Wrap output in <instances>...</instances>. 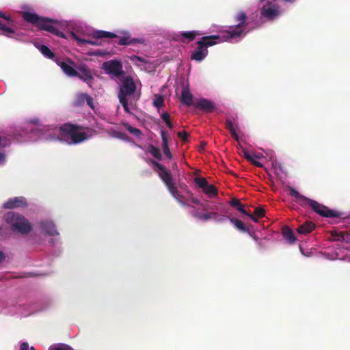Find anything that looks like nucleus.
<instances>
[{
	"label": "nucleus",
	"mask_w": 350,
	"mask_h": 350,
	"mask_svg": "<svg viewBox=\"0 0 350 350\" xmlns=\"http://www.w3.org/2000/svg\"><path fill=\"white\" fill-rule=\"evenodd\" d=\"M237 25L231 26L230 30L224 31L223 36L219 34L202 37L197 42V47L191 52V60L201 62L208 55V48L224 41L237 38L244 33L245 27L247 25V16L244 11H240L234 15Z\"/></svg>",
	"instance_id": "obj_1"
},
{
	"label": "nucleus",
	"mask_w": 350,
	"mask_h": 350,
	"mask_svg": "<svg viewBox=\"0 0 350 350\" xmlns=\"http://www.w3.org/2000/svg\"><path fill=\"white\" fill-rule=\"evenodd\" d=\"M83 127L78 124L66 123L59 129L62 138L66 139L70 137V141L66 140L70 145L80 144L90 137L97 135V131L94 129L87 128L88 132H80Z\"/></svg>",
	"instance_id": "obj_2"
},
{
	"label": "nucleus",
	"mask_w": 350,
	"mask_h": 350,
	"mask_svg": "<svg viewBox=\"0 0 350 350\" xmlns=\"http://www.w3.org/2000/svg\"><path fill=\"white\" fill-rule=\"evenodd\" d=\"M23 18L25 21L34 25L40 30L49 31L59 37L64 38V33L59 31L53 24H57L58 22L49 18L40 17L37 14L24 12Z\"/></svg>",
	"instance_id": "obj_3"
},
{
	"label": "nucleus",
	"mask_w": 350,
	"mask_h": 350,
	"mask_svg": "<svg viewBox=\"0 0 350 350\" xmlns=\"http://www.w3.org/2000/svg\"><path fill=\"white\" fill-rule=\"evenodd\" d=\"M23 18L25 21L34 25L40 30L49 31L59 37L64 38V33L59 31L53 24H57L58 22L49 18L40 17L37 14L24 12Z\"/></svg>",
	"instance_id": "obj_4"
},
{
	"label": "nucleus",
	"mask_w": 350,
	"mask_h": 350,
	"mask_svg": "<svg viewBox=\"0 0 350 350\" xmlns=\"http://www.w3.org/2000/svg\"><path fill=\"white\" fill-rule=\"evenodd\" d=\"M5 221L10 224L11 230L21 234H27L32 230L31 223L22 215L13 211L5 214Z\"/></svg>",
	"instance_id": "obj_5"
},
{
	"label": "nucleus",
	"mask_w": 350,
	"mask_h": 350,
	"mask_svg": "<svg viewBox=\"0 0 350 350\" xmlns=\"http://www.w3.org/2000/svg\"><path fill=\"white\" fill-rule=\"evenodd\" d=\"M92 37L96 40L105 38H120L118 44L121 46H126L134 44H143L144 42V40L143 38H131L130 33L128 31L122 32V36H120L109 31L98 30L93 32Z\"/></svg>",
	"instance_id": "obj_6"
},
{
	"label": "nucleus",
	"mask_w": 350,
	"mask_h": 350,
	"mask_svg": "<svg viewBox=\"0 0 350 350\" xmlns=\"http://www.w3.org/2000/svg\"><path fill=\"white\" fill-rule=\"evenodd\" d=\"M102 69L104 70L106 74L113 75L117 78L120 77L124 73L122 62L116 59L105 62L103 64Z\"/></svg>",
	"instance_id": "obj_7"
},
{
	"label": "nucleus",
	"mask_w": 350,
	"mask_h": 350,
	"mask_svg": "<svg viewBox=\"0 0 350 350\" xmlns=\"http://www.w3.org/2000/svg\"><path fill=\"white\" fill-rule=\"evenodd\" d=\"M0 17L5 20L3 22L0 21L1 33L5 36L13 38L15 33L14 27H16L14 21L1 11H0Z\"/></svg>",
	"instance_id": "obj_8"
},
{
	"label": "nucleus",
	"mask_w": 350,
	"mask_h": 350,
	"mask_svg": "<svg viewBox=\"0 0 350 350\" xmlns=\"http://www.w3.org/2000/svg\"><path fill=\"white\" fill-rule=\"evenodd\" d=\"M311 208L313 210V211L321 217L328 218H338L342 217V213L340 212L329 209L327 206L320 204L315 200H314Z\"/></svg>",
	"instance_id": "obj_9"
},
{
	"label": "nucleus",
	"mask_w": 350,
	"mask_h": 350,
	"mask_svg": "<svg viewBox=\"0 0 350 350\" xmlns=\"http://www.w3.org/2000/svg\"><path fill=\"white\" fill-rule=\"evenodd\" d=\"M260 13L262 16L268 20H273L280 16L281 11L278 4L267 1L262 6Z\"/></svg>",
	"instance_id": "obj_10"
},
{
	"label": "nucleus",
	"mask_w": 350,
	"mask_h": 350,
	"mask_svg": "<svg viewBox=\"0 0 350 350\" xmlns=\"http://www.w3.org/2000/svg\"><path fill=\"white\" fill-rule=\"evenodd\" d=\"M151 163L154 165L160 171L159 173V176L164 183L167 190H170L171 188L175 186L172 180L171 173L167 170L164 165L154 160H151Z\"/></svg>",
	"instance_id": "obj_11"
},
{
	"label": "nucleus",
	"mask_w": 350,
	"mask_h": 350,
	"mask_svg": "<svg viewBox=\"0 0 350 350\" xmlns=\"http://www.w3.org/2000/svg\"><path fill=\"white\" fill-rule=\"evenodd\" d=\"M77 69L78 71V75L76 77L91 87L94 82L93 71L84 64H81L77 66Z\"/></svg>",
	"instance_id": "obj_12"
},
{
	"label": "nucleus",
	"mask_w": 350,
	"mask_h": 350,
	"mask_svg": "<svg viewBox=\"0 0 350 350\" xmlns=\"http://www.w3.org/2000/svg\"><path fill=\"white\" fill-rule=\"evenodd\" d=\"M28 206L27 200L23 196H18L9 198L3 205L5 209H14L25 208Z\"/></svg>",
	"instance_id": "obj_13"
},
{
	"label": "nucleus",
	"mask_w": 350,
	"mask_h": 350,
	"mask_svg": "<svg viewBox=\"0 0 350 350\" xmlns=\"http://www.w3.org/2000/svg\"><path fill=\"white\" fill-rule=\"evenodd\" d=\"M136 90V85L131 76H127L123 81V87L120 88L118 96L124 95L126 97L127 95H132Z\"/></svg>",
	"instance_id": "obj_14"
},
{
	"label": "nucleus",
	"mask_w": 350,
	"mask_h": 350,
	"mask_svg": "<svg viewBox=\"0 0 350 350\" xmlns=\"http://www.w3.org/2000/svg\"><path fill=\"white\" fill-rule=\"evenodd\" d=\"M289 191V195L294 197L296 199V202L299 204L301 206L306 208V207H310L312 206V204L314 202V200L310 199L301 194H300L297 191H296L293 187L288 188Z\"/></svg>",
	"instance_id": "obj_15"
},
{
	"label": "nucleus",
	"mask_w": 350,
	"mask_h": 350,
	"mask_svg": "<svg viewBox=\"0 0 350 350\" xmlns=\"http://www.w3.org/2000/svg\"><path fill=\"white\" fill-rule=\"evenodd\" d=\"M59 65L67 76L72 77L78 75L77 69L75 68V64L70 59H68L66 62H61Z\"/></svg>",
	"instance_id": "obj_16"
},
{
	"label": "nucleus",
	"mask_w": 350,
	"mask_h": 350,
	"mask_svg": "<svg viewBox=\"0 0 350 350\" xmlns=\"http://www.w3.org/2000/svg\"><path fill=\"white\" fill-rule=\"evenodd\" d=\"M193 106L196 108L200 109L202 111L206 113H211L215 109V103L206 98H201L193 104Z\"/></svg>",
	"instance_id": "obj_17"
},
{
	"label": "nucleus",
	"mask_w": 350,
	"mask_h": 350,
	"mask_svg": "<svg viewBox=\"0 0 350 350\" xmlns=\"http://www.w3.org/2000/svg\"><path fill=\"white\" fill-rule=\"evenodd\" d=\"M168 191L180 205L183 206H189V198L182 195L180 191L178 190V188L176 185Z\"/></svg>",
	"instance_id": "obj_18"
},
{
	"label": "nucleus",
	"mask_w": 350,
	"mask_h": 350,
	"mask_svg": "<svg viewBox=\"0 0 350 350\" xmlns=\"http://www.w3.org/2000/svg\"><path fill=\"white\" fill-rule=\"evenodd\" d=\"M40 228L46 234L50 236H55L59 234L56 230L55 224L49 221H44L40 223Z\"/></svg>",
	"instance_id": "obj_19"
},
{
	"label": "nucleus",
	"mask_w": 350,
	"mask_h": 350,
	"mask_svg": "<svg viewBox=\"0 0 350 350\" xmlns=\"http://www.w3.org/2000/svg\"><path fill=\"white\" fill-rule=\"evenodd\" d=\"M161 137L162 139V148L164 154L170 159L172 158V154L170 152L168 146V133L165 130L161 131Z\"/></svg>",
	"instance_id": "obj_20"
},
{
	"label": "nucleus",
	"mask_w": 350,
	"mask_h": 350,
	"mask_svg": "<svg viewBox=\"0 0 350 350\" xmlns=\"http://www.w3.org/2000/svg\"><path fill=\"white\" fill-rule=\"evenodd\" d=\"M315 228V224L311 221H306L299 225L297 228V232L301 234H307L311 232Z\"/></svg>",
	"instance_id": "obj_21"
},
{
	"label": "nucleus",
	"mask_w": 350,
	"mask_h": 350,
	"mask_svg": "<svg viewBox=\"0 0 350 350\" xmlns=\"http://www.w3.org/2000/svg\"><path fill=\"white\" fill-rule=\"evenodd\" d=\"M181 103L186 106L193 105V95L188 88H184L181 92Z\"/></svg>",
	"instance_id": "obj_22"
},
{
	"label": "nucleus",
	"mask_w": 350,
	"mask_h": 350,
	"mask_svg": "<svg viewBox=\"0 0 350 350\" xmlns=\"http://www.w3.org/2000/svg\"><path fill=\"white\" fill-rule=\"evenodd\" d=\"M226 128L230 131L231 136L236 140L239 141V137L237 133L236 129L237 128V124H234L233 121L227 118L225 122Z\"/></svg>",
	"instance_id": "obj_23"
},
{
	"label": "nucleus",
	"mask_w": 350,
	"mask_h": 350,
	"mask_svg": "<svg viewBox=\"0 0 350 350\" xmlns=\"http://www.w3.org/2000/svg\"><path fill=\"white\" fill-rule=\"evenodd\" d=\"M282 234L286 241H287L289 243L293 244L296 241V237L295 236L293 230L288 228L285 227L282 229Z\"/></svg>",
	"instance_id": "obj_24"
},
{
	"label": "nucleus",
	"mask_w": 350,
	"mask_h": 350,
	"mask_svg": "<svg viewBox=\"0 0 350 350\" xmlns=\"http://www.w3.org/2000/svg\"><path fill=\"white\" fill-rule=\"evenodd\" d=\"M201 34L196 31H183L180 33L181 41L185 42V39L187 40L188 42L193 41L197 36Z\"/></svg>",
	"instance_id": "obj_25"
},
{
	"label": "nucleus",
	"mask_w": 350,
	"mask_h": 350,
	"mask_svg": "<svg viewBox=\"0 0 350 350\" xmlns=\"http://www.w3.org/2000/svg\"><path fill=\"white\" fill-rule=\"evenodd\" d=\"M228 219L239 230L243 232H245L247 231L244 223L240 219L234 217H228Z\"/></svg>",
	"instance_id": "obj_26"
},
{
	"label": "nucleus",
	"mask_w": 350,
	"mask_h": 350,
	"mask_svg": "<svg viewBox=\"0 0 350 350\" xmlns=\"http://www.w3.org/2000/svg\"><path fill=\"white\" fill-rule=\"evenodd\" d=\"M230 204L232 206L236 207L237 209L243 215H247V211L245 209L244 206L241 204L240 200L237 198H233L230 202Z\"/></svg>",
	"instance_id": "obj_27"
},
{
	"label": "nucleus",
	"mask_w": 350,
	"mask_h": 350,
	"mask_svg": "<svg viewBox=\"0 0 350 350\" xmlns=\"http://www.w3.org/2000/svg\"><path fill=\"white\" fill-rule=\"evenodd\" d=\"M122 124L131 134L136 137H140L142 135V132L139 129L133 127L126 122H123Z\"/></svg>",
	"instance_id": "obj_28"
},
{
	"label": "nucleus",
	"mask_w": 350,
	"mask_h": 350,
	"mask_svg": "<svg viewBox=\"0 0 350 350\" xmlns=\"http://www.w3.org/2000/svg\"><path fill=\"white\" fill-rule=\"evenodd\" d=\"M148 151L157 159H162V154L161 153L159 148H158L157 147L152 144H150L148 147Z\"/></svg>",
	"instance_id": "obj_29"
},
{
	"label": "nucleus",
	"mask_w": 350,
	"mask_h": 350,
	"mask_svg": "<svg viewBox=\"0 0 350 350\" xmlns=\"http://www.w3.org/2000/svg\"><path fill=\"white\" fill-rule=\"evenodd\" d=\"M40 51L45 57L49 59H53L55 57L54 53L46 45H41Z\"/></svg>",
	"instance_id": "obj_30"
},
{
	"label": "nucleus",
	"mask_w": 350,
	"mask_h": 350,
	"mask_svg": "<svg viewBox=\"0 0 350 350\" xmlns=\"http://www.w3.org/2000/svg\"><path fill=\"white\" fill-rule=\"evenodd\" d=\"M204 192L210 196H215L217 194V188L213 185H207V187H205L203 190Z\"/></svg>",
	"instance_id": "obj_31"
},
{
	"label": "nucleus",
	"mask_w": 350,
	"mask_h": 350,
	"mask_svg": "<svg viewBox=\"0 0 350 350\" xmlns=\"http://www.w3.org/2000/svg\"><path fill=\"white\" fill-rule=\"evenodd\" d=\"M194 181L198 187L203 190L205 187H207V185L208 184V181L204 178L197 177L194 179Z\"/></svg>",
	"instance_id": "obj_32"
},
{
	"label": "nucleus",
	"mask_w": 350,
	"mask_h": 350,
	"mask_svg": "<svg viewBox=\"0 0 350 350\" xmlns=\"http://www.w3.org/2000/svg\"><path fill=\"white\" fill-rule=\"evenodd\" d=\"M153 105L157 108H161L164 106V99L161 95H157L154 101Z\"/></svg>",
	"instance_id": "obj_33"
},
{
	"label": "nucleus",
	"mask_w": 350,
	"mask_h": 350,
	"mask_svg": "<svg viewBox=\"0 0 350 350\" xmlns=\"http://www.w3.org/2000/svg\"><path fill=\"white\" fill-rule=\"evenodd\" d=\"M120 103L123 106L124 110L126 113H130V110L128 106V101L126 97L124 95L118 96Z\"/></svg>",
	"instance_id": "obj_34"
},
{
	"label": "nucleus",
	"mask_w": 350,
	"mask_h": 350,
	"mask_svg": "<svg viewBox=\"0 0 350 350\" xmlns=\"http://www.w3.org/2000/svg\"><path fill=\"white\" fill-rule=\"evenodd\" d=\"M162 120L165 122L169 129L173 128V124L170 121V116L167 112H164L161 114Z\"/></svg>",
	"instance_id": "obj_35"
},
{
	"label": "nucleus",
	"mask_w": 350,
	"mask_h": 350,
	"mask_svg": "<svg viewBox=\"0 0 350 350\" xmlns=\"http://www.w3.org/2000/svg\"><path fill=\"white\" fill-rule=\"evenodd\" d=\"M218 216V214L216 212H210L207 213H203L202 221H207L211 219H215L216 217Z\"/></svg>",
	"instance_id": "obj_36"
},
{
	"label": "nucleus",
	"mask_w": 350,
	"mask_h": 350,
	"mask_svg": "<svg viewBox=\"0 0 350 350\" xmlns=\"http://www.w3.org/2000/svg\"><path fill=\"white\" fill-rule=\"evenodd\" d=\"M81 97L84 98L87 102V104L92 108L94 109L93 99L88 94H83Z\"/></svg>",
	"instance_id": "obj_37"
},
{
	"label": "nucleus",
	"mask_w": 350,
	"mask_h": 350,
	"mask_svg": "<svg viewBox=\"0 0 350 350\" xmlns=\"http://www.w3.org/2000/svg\"><path fill=\"white\" fill-rule=\"evenodd\" d=\"M177 135L182 139L183 142H186L187 141L188 137L189 136V134L186 131H179L178 132Z\"/></svg>",
	"instance_id": "obj_38"
},
{
	"label": "nucleus",
	"mask_w": 350,
	"mask_h": 350,
	"mask_svg": "<svg viewBox=\"0 0 350 350\" xmlns=\"http://www.w3.org/2000/svg\"><path fill=\"white\" fill-rule=\"evenodd\" d=\"M265 210L261 207H257L255 209L254 215L257 216L258 218L263 217L265 216Z\"/></svg>",
	"instance_id": "obj_39"
},
{
	"label": "nucleus",
	"mask_w": 350,
	"mask_h": 350,
	"mask_svg": "<svg viewBox=\"0 0 350 350\" xmlns=\"http://www.w3.org/2000/svg\"><path fill=\"white\" fill-rule=\"evenodd\" d=\"M53 350H74L70 346L65 344H60L53 349Z\"/></svg>",
	"instance_id": "obj_40"
},
{
	"label": "nucleus",
	"mask_w": 350,
	"mask_h": 350,
	"mask_svg": "<svg viewBox=\"0 0 350 350\" xmlns=\"http://www.w3.org/2000/svg\"><path fill=\"white\" fill-rule=\"evenodd\" d=\"M187 193L189 196V198H189V202L191 201V202H193V204H200V200L198 199H197L196 198H195L193 196V194L191 191H187Z\"/></svg>",
	"instance_id": "obj_41"
},
{
	"label": "nucleus",
	"mask_w": 350,
	"mask_h": 350,
	"mask_svg": "<svg viewBox=\"0 0 350 350\" xmlns=\"http://www.w3.org/2000/svg\"><path fill=\"white\" fill-rule=\"evenodd\" d=\"M77 40L82 43H85V44H88L90 45H99L97 40H84V39H77Z\"/></svg>",
	"instance_id": "obj_42"
},
{
	"label": "nucleus",
	"mask_w": 350,
	"mask_h": 350,
	"mask_svg": "<svg viewBox=\"0 0 350 350\" xmlns=\"http://www.w3.org/2000/svg\"><path fill=\"white\" fill-rule=\"evenodd\" d=\"M114 136L122 140H126L128 139L126 134L121 132H116Z\"/></svg>",
	"instance_id": "obj_43"
},
{
	"label": "nucleus",
	"mask_w": 350,
	"mask_h": 350,
	"mask_svg": "<svg viewBox=\"0 0 350 350\" xmlns=\"http://www.w3.org/2000/svg\"><path fill=\"white\" fill-rule=\"evenodd\" d=\"M241 151L243 155L248 161H252V158L253 157V156L251 155L245 148H242Z\"/></svg>",
	"instance_id": "obj_44"
},
{
	"label": "nucleus",
	"mask_w": 350,
	"mask_h": 350,
	"mask_svg": "<svg viewBox=\"0 0 350 350\" xmlns=\"http://www.w3.org/2000/svg\"><path fill=\"white\" fill-rule=\"evenodd\" d=\"M254 157H257L256 155L253 156V157L252 158V161H250V162L252 163L253 165H254L256 167H262V164L260 162L255 160Z\"/></svg>",
	"instance_id": "obj_45"
},
{
	"label": "nucleus",
	"mask_w": 350,
	"mask_h": 350,
	"mask_svg": "<svg viewBox=\"0 0 350 350\" xmlns=\"http://www.w3.org/2000/svg\"><path fill=\"white\" fill-rule=\"evenodd\" d=\"M246 215L248 216L254 222L258 221V217L256 216L255 215L250 214L247 212V215Z\"/></svg>",
	"instance_id": "obj_46"
},
{
	"label": "nucleus",
	"mask_w": 350,
	"mask_h": 350,
	"mask_svg": "<svg viewBox=\"0 0 350 350\" xmlns=\"http://www.w3.org/2000/svg\"><path fill=\"white\" fill-rule=\"evenodd\" d=\"M20 350H29V345L27 342H23L21 345Z\"/></svg>",
	"instance_id": "obj_47"
},
{
	"label": "nucleus",
	"mask_w": 350,
	"mask_h": 350,
	"mask_svg": "<svg viewBox=\"0 0 350 350\" xmlns=\"http://www.w3.org/2000/svg\"><path fill=\"white\" fill-rule=\"evenodd\" d=\"M202 216H203V213H200L199 212H196L193 213V217L196 218H198L200 220H202Z\"/></svg>",
	"instance_id": "obj_48"
},
{
	"label": "nucleus",
	"mask_w": 350,
	"mask_h": 350,
	"mask_svg": "<svg viewBox=\"0 0 350 350\" xmlns=\"http://www.w3.org/2000/svg\"><path fill=\"white\" fill-rule=\"evenodd\" d=\"M228 217H230L229 216H222L219 219H215L218 221V222H224L226 219H228Z\"/></svg>",
	"instance_id": "obj_49"
},
{
	"label": "nucleus",
	"mask_w": 350,
	"mask_h": 350,
	"mask_svg": "<svg viewBox=\"0 0 350 350\" xmlns=\"http://www.w3.org/2000/svg\"><path fill=\"white\" fill-rule=\"evenodd\" d=\"M207 144L204 142H202L200 143V150H204Z\"/></svg>",
	"instance_id": "obj_50"
},
{
	"label": "nucleus",
	"mask_w": 350,
	"mask_h": 350,
	"mask_svg": "<svg viewBox=\"0 0 350 350\" xmlns=\"http://www.w3.org/2000/svg\"><path fill=\"white\" fill-rule=\"evenodd\" d=\"M5 159V154L0 152V163H2Z\"/></svg>",
	"instance_id": "obj_51"
},
{
	"label": "nucleus",
	"mask_w": 350,
	"mask_h": 350,
	"mask_svg": "<svg viewBox=\"0 0 350 350\" xmlns=\"http://www.w3.org/2000/svg\"><path fill=\"white\" fill-rule=\"evenodd\" d=\"M5 258L4 254L0 251V262H1Z\"/></svg>",
	"instance_id": "obj_52"
},
{
	"label": "nucleus",
	"mask_w": 350,
	"mask_h": 350,
	"mask_svg": "<svg viewBox=\"0 0 350 350\" xmlns=\"http://www.w3.org/2000/svg\"><path fill=\"white\" fill-rule=\"evenodd\" d=\"M134 58L137 59L140 62H144V59L139 56H134Z\"/></svg>",
	"instance_id": "obj_53"
},
{
	"label": "nucleus",
	"mask_w": 350,
	"mask_h": 350,
	"mask_svg": "<svg viewBox=\"0 0 350 350\" xmlns=\"http://www.w3.org/2000/svg\"><path fill=\"white\" fill-rule=\"evenodd\" d=\"M52 139H59V135H57V137H55V136L52 137H51V140H52Z\"/></svg>",
	"instance_id": "obj_54"
},
{
	"label": "nucleus",
	"mask_w": 350,
	"mask_h": 350,
	"mask_svg": "<svg viewBox=\"0 0 350 350\" xmlns=\"http://www.w3.org/2000/svg\"><path fill=\"white\" fill-rule=\"evenodd\" d=\"M343 239H344V236H343V234H341L340 235V237H339V238H338V240H343Z\"/></svg>",
	"instance_id": "obj_55"
},
{
	"label": "nucleus",
	"mask_w": 350,
	"mask_h": 350,
	"mask_svg": "<svg viewBox=\"0 0 350 350\" xmlns=\"http://www.w3.org/2000/svg\"><path fill=\"white\" fill-rule=\"evenodd\" d=\"M202 208L204 210H206V209H207V207H206V204H202Z\"/></svg>",
	"instance_id": "obj_56"
},
{
	"label": "nucleus",
	"mask_w": 350,
	"mask_h": 350,
	"mask_svg": "<svg viewBox=\"0 0 350 350\" xmlns=\"http://www.w3.org/2000/svg\"><path fill=\"white\" fill-rule=\"evenodd\" d=\"M30 349H31V350H35L33 347H31Z\"/></svg>",
	"instance_id": "obj_57"
}]
</instances>
